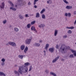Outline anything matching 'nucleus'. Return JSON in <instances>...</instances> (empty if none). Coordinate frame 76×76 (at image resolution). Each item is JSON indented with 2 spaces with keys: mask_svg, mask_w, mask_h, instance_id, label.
I'll return each instance as SVG.
<instances>
[{
  "mask_svg": "<svg viewBox=\"0 0 76 76\" xmlns=\"http://www.w3.org/2000/svg\"><path fill=\"white\" fill-rule=\"evenodd\" d=\"M32 39V36H31L30 38H28L26 39L25 42L26 45H29L30 44Z\"/></svg>",
  "mask_w": 76,
  "mask_h": 76,
  "instance_id": "obj_3",
  "label": "nucleus"
},
{
  "mask_svg": "<svg viewBox=\"0 0 76 76\" xmlns=\"http://www.w3.org/2000/svg\"><path fill=\"white\" fill-rule=\"evenodd\" d=\"M28 5H31V3L30 1H29L28 3Z\"/></svg>",
  "mask_w": 76,
  "mask_h": 76,
  "instance_id": "obj_47",
  "label": "nucleus"
},
{
  "mask_svg": "<svg viewBox=\"0 0 76 76\" xmlns=\"http://www.w3.org/2000/svg\"><path fill=\"white\" fill-rule=\"evenodd\" d=\"M74 15H76V11H74L73 12Z\"/></svg>",
  "mask_w": 76,
  "mask_h": 76,
  "instance_id": "obj_51",
  "label": "nucleus"
},
{
  "mask_svg": "<svg viewBox=\"0 0 76 76\" xmlns=\"http://www.w3.org/2000/svg\"><path fill=\"white\" fill-rule=\"evenodd\" d=\"M34 8H37V5H35L34 6Z\"/></svg>",
  "mask_w": 76,
  "mask_h": 76,
  "instance_id": "obj_53",
  "label": "nucleus"
},
{
  "mask_svg": "<svg viewBox=\"0 0 76 76\" xmlns=\"http://www.w3.org/2000/svg\"><path fill=\"white\" fill-rule=\"evenodd\" d=\"M46 18L45 15V14H43L42 15V18L43 19H45Z\"/></svg>",
  "mask_w": 76,
  "mask_h": 76,
  "instance_id": "obj_25",
  "label": "nucleus"
},
{
  "mask_svg": "<svg viewBox=\"0 0 76 76\" xmlns=\"http://www.w3.org/2000/svg\"><path fill=\"white\" fill-rule=\"evenodd\" d=\"M35 33H37V31L35 29L34 30Z\"/></svg>",
  "mask_w": 76,
  "mask_h": 76,
  "instance_id": "obj_50",
  "label": "nucleus"
},
{
  "mask_svg": "<svg viewBox=\"0 0 76 76\" xmlns=\"http://www.w3.org/2000/svg\"><path fill=\"white\" fill-rule=\"evenodd\" d=\"M33 69V67H32V66H30L29 67V71L30 72L31 70Z\"/></svg>",
  "mask_w": 76,
  "mask_h": 76,
  "instance_id": "obj_35",
  "label": "nucleus"
},
{
  "mask_svg": "<svg viewBox=\"0 0 76 76\" xmlns=\"http://www.w3.org/2000/svg\"><path fill=\"white\" fill-rule=\"evenodd\" d=\"M55 49L53 47L49 48V51L51 53H53Z\"/></svg>",
  "mask_w": 76,
  "mask_h": 76,
  "instance_id": "obj_6",
  "label": "nucleus"
},
{
  "mask_svg": "<svg viewBox=\"0 0 76 76\" xmlns=\"http://www.w3.org/2000/svg\"><path fill=\"white\" fill-rule=\"evenodd\" d=\"M23 56L22 55H20L19 56V58H20V59H21L23 58Z\"/></svg>",
  "mask_w": 76,
  "mask_h": 76,
  "instance_id": "obj_30",
  "label": "nucleus"
},
{
  "mask_svg": "<svg viewBox=\"0 0 76 76\" xmlns=\"http://www.w3.org/2000/svg\"><path fill=\"white\" fill-rule=\"evenodd\" d=\"M47 3L49 4H51L52 3V1L51 0H49L47 1Z\"/></svg>",
  "mask_w": 76,
  "mask_h": 76,
  "instance_id": "obj_21",
  "label": "nucleus"
},
{
  "mask_svg": "<svg viewBox=\"0 0 76 76\" xmlns=\"http://www.w3.org/2000/svg\"><path fill=\"white\" fill-rule=\"evenodd\" d=\"M14 31L16 32H17L19 31V29L17 27H14Z\"/></svg>",
  "mask_w": 76,
  "mask_h": 76,
  "instance_id": "obj_18",
  "label": "nucleus"
},
{
  "mask_svg": "<svg viewBox=\"0 0 76 76\" xmlns=\"http://www.w3.org/2000/svg\"><path fill=\"white\" fill-rule=\"evenodd\" d=\"M71 52L73 53L74 56H76V50L73 49L71 50Z\"/></svg>",
  "mask_w": 76,
  "mask_h": 76,
  "instance_id": "obj_12",
  "label": "nucleus"
},
{
  "mask_svg": "<svg viewBox=\"0 0 76 76\" xmlns=\"http://www.w3.org/2000/svg\"><path fill=\"white\" fill-rule=\"evenodd\" d=\"M74 26L70 27V29H74Z\"/></svg>",
  "mask_w": 76,
  "mask_h": 76,
  "instance_id": "obj_45",
  "label": "nucleus"
},
{
  "mask_svg": "<svg viewBox=\"0 0 76 76\" xmlns=\"http://www.w3.org/2000/svg\"><path fill=\"white\" fill-rule=\"evenodd\" d=\"M65 15L66 16V17H67V16H68V14L67 13H66L65 14Z\"/></svg>",
  "mask_w": 76,
  "mask_h": 76,
  "instance_id": "obj_49",
  "label": "nucleus"
},
{
  "mask_svg": "<svg viewBox=\"0 0 76 76\" xmlns=\"http://www.w3.org/2000/svg\"><path fill=\"white\" fill-rule=\"evenodd\" d=\"M40 17L39 13V12H37L36 15V18H39Z\"/></svg>",
  "mask_w": 76,
  "mask_h": 76,
  "instance_id": "obj_22",
  "label": "nucleus"
},
{
  "mask_svg": "<svg viewBox=\"0 0 76 76\" xmlns=\"http://www.w3.org/2000/svg\"><path fill=\"white\" fill-rule=\"evenodd\" d=\"M56 47V49H59V46L58 45H57Z\"/></svg>",
  "mask_w": 76,
  "mask_h": 76,
  "instance_id": "obj_42",
  "label": "nucleus"
},
{
  "mask_svg": "<svg viewBox=\"0 0 76 76\" xmlns=\"http://www.w3.org/2000/svg\"><path fill=\"white\" fill-rule=\"evenodd\" d=\"M28 50V47H27V46H26L24 50V52L25 53H26L27 51Z\"/></svg>",
  "mask_w": 76,
  "mask_h": 76,
  "instance_id": "obj_14",
  "label": "nucleus"
},
{
  "mask_svg": "<svg viewBox=\"0 0 76 76\" xmlns=\"http://www.w3.org/2000/svg\"><path fill=\"white\" fill-rule=\"evenodd\" d=\"M64 38H66L67 37V36L66 35H65L64 36H63V37Z\"/></svg>",
  "mask_w": 76,
  "mask_h": 76,
  "instance_id": "obj_41",
  "label": "nucleus"
},
{
  "mask_svg": "<svg viewBox=\"0 0 76 76\" xmlns=\"http://www.w3.org/2000/svg\"><path fill=\"white\" fill-rule=\"evenodd\" d=\"M45 11V9H43L40 12V14H43Z\"/></svg>",
  "mask_w": 76,
  "mask_h": 76,
  "instance_id": "obj_23",
  "label": "nucleus"
},
{
  "mask_svg": "<svg viewBox=\"0 0 76 76\" xmlns=\"http://www.w3.org/2000/svg\"><path fill=\"white\" fill-rule=\"evenodd\" d=\"M7 20H4L3 21V23L4 24H5L7 23Z\"/></svg>",
  "mask_w": 76,
  "mask_h": 76,
  "instance_id": "obj_39",
  "label": "nucleus"
},
{
  "mask_svg": "<svg viewBox=\"0 0 76 76\" xmlns=\"http://www.w3.org/2000/svg\"><path fill=\"white\" fill-rule=\"evenodd\" d=\"M45 72H46V73H48L49 72V71L48 69H46V70H45Z\"/></svg>",
  "mask_w": 76,
  "mask_h": 76,
  "instance_id": "obj_46",
  "label": "nucleus"
},
{
  "mask_svg": "<svg viewBox=\"0 0 76 76\" xmlns=\"http://www.w3.org/2000/svg\"><path fill=\"white\" fill-rule=\"evenodd\" d=\"M71 52L73 53L74 56H76V50L73 49L71 50Z\"/></svg>",
  "mask_w": 76,
  "mask_h": 76,
  "instance_id": "obj_11",
  "label": "nucleus"
},
{
  "mask_svg": "<svg viewBox=\"0 0 76 76\" xmlns=\"http://www.w3.org/2000/svg\"><path fill=\"white\" fill-rule=\"evenodd\" d=\"M9 45L14 47H16V43L14 42H9L6 44V45L8 46Z\"/></svg>",
  "mask_w": 76,
  "mask_h": 76,
  "instance_id": "obj_5",
  "label": "nucleus"
},
{
  "mask_svg": "<svg viewBox=\"0 0 76 76\" xmlns=\"http://www.w3.org/2000/svg\"><path fill=\"white\" fill-rule=\"evenodd\" d=\"M36 21L35 20H34L31 22V25H34Z\"/></svg>",
  "mask_w": 76,
  "mask_h": 76,
  "instance_id": "obj_26",
  "label": "nucleus"
},
{
  "mask_svg": "<svg viewBox=\"0 0 76 76\" xmlns=\"http://www.w3.org/2000/svg\"><path fill=\"white\" fill-rule=\"evenodd\" d=\"M19 17L21 19H23V17L21 15H19Z\"/></svg>",
  "mask_w": 76,
  "mask_h": 76,
  "instance_id": "obj_33",
  "label": "nucleus"
},
{
  "mask_svg": "<svg viewBox=\"0 0 76 76\" xmlns=\"http://www.w3.org/2000/svg\"><path fill=\"white\" fill-rule=\"evenodd\" d=\"M25 48V46L24 45H22L20 47V48L22 50H23Z\"/></svg>",
  "mask_w": 76,
  "mask_h": 76,
  "instance_id": "obj_13",
  "label": "nucleus"
},
{
  "mask_svg": "<svg viewBox=\"0 0 76 76\" xmlns=\"http://www.w3.org/2000/svg\"><path fill=\"white\" fill-rule=\"evenodd\" d=\"M31 64L29 63V62H26L24 64V65L26 66H28L29 65H30Z\"/></svg>",
  "mask_w": 76,
  "mask_h": 76,
  "instance_id": "obj_24",
  "label": "nucleus"
},
{
  "mask_svg": "<svg viewBox=\"0 0 76 76\" xmlns=\"http://www.w3.org/2000/svg\"><path fill=\"white\" fill-rule=\"evenodd\" d=\"M18 1L19 2L22 1V0H18Z\"/></svg>",
  "mask_w": 76,
  "mask_h": 76,
  "instance_id": "obj_54",
  "label": "nucleus"
},
{
  "mask_svg": "<svg viewBox=\"0 0 76 76\" xmlns=\"http://www.w3.org/2000/svg\"><path fill=\"white\" fill-rule=\"evenodd\" d=\"M18 66V65H15V67H17Z\"/></svg>",
  "mask_w": 76,
  "mask_h": 76,
  "instance_id": "obj_60",
  "label": "nucleus"
},
{
  "mask_svg": "<svg viewBox=\"0 0 76 76\" xmlns=\"http://www.w3.org/2000/svg\"><path fill=\"white\" fill-rule=\"evenodd\" d=\"M75 44H76V42H75Z\"/></svg>",
  "mask_w": 76,
  "mask_h": 76,
  "instance_id": "obj_64",
  "label": "nucleus"
},
{
  "mask_svg": "<svg viewBox=\"0 0 76 76\" xmlns=\"http://www.w3.org/2000/svg\"><path fill=\"white\" fill-rule=\"evenodd\" d=\"M45 27V25L44 23H42L40 25H39V27L41 28H43Z\"/></svg>",
  "mask_w": 76,
  "mask_h": 76,
  "instance_id": "obj_9",
  "label": "nucleus"
},
{
  "mask_svg": "<svg viewBox=\"0 0 76 76\" xmlns=\"http://www.w3.org/2000/svg\"><path fill=\"white\" fill-rule=\"evenodd\" d=\"M68 15L69 17H70V16H71V13H69Z\"/></svg>",
  "mask_w": 76,
  "mask_h": 76,
  "instance_id": "obj_44",
  "label": "nucleus"
},
{
  "mask_svg": "<svg viewBox=\"0 0 76 76\" xmlns=\"http://www.w3.org/2000/svg\"><path fill=\"white\" fill-rule=\"evenodd\" d=\"M64 59H63V58H62V61H64Z\"/></svg>",
  "mask_w": 76,
  "mask_h": 76,
  "instance_id": "obj_59",
  "label": "nucleus"
},
{
  "mask_svg": "<svg viewBox=\"0 0 76 76\" xmlns=\"http://www.w3.org/2000/svg\"><path fill=\"white\" fill-rule=\"evenodd\" d=\"M35 29V27L34 26H32L31 28V30H34Z\"/></svg>",
  "mask_w": 76,
  "mask_h": 76,
  "instance_id": "obj_27",
  "label": "nucleus"
},
{
  "mask_svg": "<svg viewBox=\"0 0 76 76\" xmlns=\"http://www.w3.org/2000/svg\"><path fill=\"white\" fill-rule=\"evenodd\" d=\"M39 43H42V40H39Z\"/></svg>",
  "mask_w": 76,
  "mask_h": 76,
  "instance_id": "obj_55",
  "label": "nucleus"
},
{
  "mask_svg": "<svg viewBox=\"0 0 76 76\" xmlns=\"http://www.w3.org/2000/svg\"><path fill=\"white\" fill-rule=\"evenodd\" d=\"M33 46H34L39 47L40 46V44L39 43L35 42Z\"/></svg>",
  "mask_w": 76,
  "mask_h": 76,
  "instance_id": "obj_10",
  "label": "nucleus"
},
{
  "mask_svg": "<svg viewBox=\"0 0 76 76\" xmlns=\"http://www.w3.org/2000/svg\"><path fill=\"white\" fill-rule=\"evenodd\" d=\"M9 3L11 5L12 7H10V10H12L14 11H15L16 10V9L15 8L13 7H14V4L11 1H9Z\"/></svg>",
  "mask_w": 76,
  "mask_h": 76,
  "instance_id": "obj_2",
  "label": "nucleus"
},
{
  "mask_svg": "<svg viewBox=\"0 0 76 76\" xmlns=\"http://www.w3.org/2000/svg\"><path fill=\"white\" fill-rule=\"evenodd\" d=\"M23 3L24 5H25L26 4V1H24Z\"/></svg>",
  "mask_w": 76,
  "mask_h": 76,
  "instance_id": "obj_48",
  "label": "nucleus"
},
{
  "mask_svg": "<svg viewBox=\"0 0 76 76\" xmlns=\"http://www.w3.org/2000/svg\"><path fill=\"white\" fill-rule=\"evenodd\" d=\"M68 33L69 34H71L72 33V31L70 30H69L68 31Z\"/></svg>",
  "mask_w": 76,
  "mask_h": 76,
  "instance_id": "obj_34",
  "label": "nucleus"
},
{
  "mask_svg": "<svg viewBox=\"0 0 76 76\" xmlns=\"http://www.w3.org/2000/svg\"><path fill=\"white\" fill-rule=\"evenodd\" d=\"M74 24L75 25L76 24V19L75 20V21L74 22Z\"/></svg>",
  "mask_w": 76,
  "mask_h": 76,
  "instance_id": "obj_56",
  "label": "nucleus"
},
{
  "mask_svg": "<svg viewBox=\"0 0 76 76\" xmlns=\"http://www.w3.org/2000/svg\"><path fill=\"white\" fill-rule=\"evenodd\" d=\"M16 4H17V5H18V4L17 3H16Z\"/></svg>",
  "mask_w": 76,
  "mask_h": 76,
  "instance_id": "obj_62",
  "label": "nucleus"
},
{
  "mask_svg": "<svg viewBox=\"0 0 76 76\" xmlns=\"http://www.w3.org/2000/svg\"><path fill=\"white\" fill-rule=\"evenodd\" d=\"M74 57V56H73V54H70L69 56V58H73Z\"/></svg>",
  "mask_w": 76,
  "mask_h": 76,
  "instance_id": "obj_29",
  "label": "nucleus"
},
{
  "mask_svg": "<svg viewBox=\"0 0 76 76\" xmlns=\"http://www.w3.org/2000/svg\"><path fill=\"white\" fill-rule=\"evenodd\" d=\"M27 27L28 28H30L31 27V25L30 24H28L27 25Z\"/></svg>",
  "mask_w": 76,
  "mask_h": 76,
  "instance_id": "obj_31",
  "label": "nucleus"
},
{
  "mask_svg": "<svg viewBox=\"0 0 76 76\" xmlns=\"http://www.w3.org/2000/svg\"><path fill=\"white\" fill-rule=\"evenodd\" d=\"M44 52L45 53H45H46V51L45 50H44Z\"/></svg>",
  "mask_w": 76,
  "mask_h": 76,
  "instance_id": "obj_57",
  "label": "nucleus"
},
{
  "mask_svg": "<svg viewBox=\"0 0 76 76\" xmlns=\"http://www.w3.org/2000/svg\"><path fill=\"white\" fill-rule=\"evenodd\" d=\"M60 56H58L57 57H56L52 61L53 63H55L56 61L58 60V59L59 58Z\"/></svg>",
  "mask_w": 76,
  "mask_h": 76,
  "instance_id": "obj_8",
  "label": "nucleus"
},
{
  "mask_svg": "<svg viewBox=\"0 0 76 76\" xmlns=\"http://www.w3.org/2000/svg\"><path fill=\"white\" fill-rule=\"evenodd\" d=\"M58 30H55L54 31V36L56 37L58 33Z\"/></svg>",
  "mask_w": 76,
  "mask_h": 76,
  "instance_id": "obj_15",
  "label": "nucleus"
},
{
  "mask_svg": "<svg viewBox=\"0 0 76 76\" xmlns=\"http://www.w3.org/2000/svg\"><path fill=\"white\" fill-rule=\"evenodd\" d=\"M25 17L26 18H28L29 17L28 15V14H26L25 15Z\"/></svg>",
  "mask_w": 76,
  "mask_h": 76,
  "instance_id": "obj_43",
  "label": "nucleus"
},
{
  "mask_svg": "<svg viewBox=\"0 0 76 76\" xmlns=\"http://www.w3.org/2000/svg\"><path fill=\"white\" fill-rule=\"evenodd\" d=\"M0 76H6L5 74L3 72H1V71H0Z\"/></svg>",
  "mask_w": 76,
  "mask_h": 76,
  "instance_id": "obj_19",
  "label": "nucleus"
},
{
  "mask_svg": "<svg viewBox=\"0 0 76 76\" xmlns=\"http://www.w3.org/2000/svg\"><path fill=\"white\" fill-rule=\"evenodd\" d=\"M38 1V0H34V5H35V4L36 3V2Z\"/></svg>",
  "mask_w": 76,
  "mask_h": 76,
  "instance_id": "obj_37",
  "label": "nucleus"
},
{
  "mask_svg": "<svg viewBox=\"0 0 76 76\" xmlns=\"http://www.w3.org/2000/svg\"><path fill=\"white\" fill-rule=\"evenodd\" d=\"M1 64L2 66H3L4 64V62H1Z\"/></svg>",
  "mask_w": 76,
  "mask_h": 76,
  "instance_id": "obj_40",
  "label": "nucleus"
},
{
  "mask_svg": "<svg viewBox=\"0 0 76 76\" xmlns=\"http://www.w3.org/2000/svg\"><path fill=\"white\" fill-rule=\"evenodd\" d=\"M11 27H12V26L11 25H10L9 26V28H11Z\"/></svg>",
  "mask_w": 76,
  "mask_h": 76,
  "instance_id": "obj_58",
  "label": "nucleus"
},
{
  "mask_svg": "<svg viewBox=\"0 0 76 76\" xmlns=\"http://www.w3.org/2000/svg\"><path fill=\"white\" fill-rule=\"evenodd\" d=\"M1 1H4V0H1Z\"/></svg>",
  "mask_w": 76,
  "mask_h": 76,
  "instance_id": "obj_63",
  "label": "nucleus"
},
{
  "mask_svg": "<svg viewBox=\"0 0 76 76\" xmlns=\"http://www.w3.org/2000/svg\"><path fill=\"white\" fill-rule=\"evenodd\" d=\"M5 59L4 58H2L1 59V61H2V62H5Z\"/></svg>",
  "mask_w": 76,
  "mask_h": 76,
  "instance_id": "obj_38",
  "label": "nucleus"
},
{
  "mask_svg": "<svg viewBox=\"0 0 76 76\" xmlns=\"http://www.w3.org/2000/svg\"><path fill=\"white\" fill-rule=\"evenodd\" d=\"M28 71V68L26 67L25 65H22L19 67L18 72L19 73L22 74L23 73H26Z\"/></svg>",
  "mask_w": 76,
  "mask_h": 76,
  "instance_id": "obj_1",
  "label": "nucleus"
},
{
  "mask_svg": "<svg viewBox=\"0 0 76 76\" xmlns=\"http://www.w3.org/2000/svg\"><path fill=\"white\" fill-rule=\"evenodd\" d=\"M5 4L4 2L3 1L1 3V5H0V7L1 9H4V7Z\"/></svg>",
  "mask_w": 76,
  "mask_h": 76,
  "instance_id": "obj_7",
  "label": "nucleus"
},
{
  "mask_svg": "<svg viewBox=\"0 0 76 76\" xmlns=\"http://www.w3.org/2000/svg\"><path fill=\"white\" fill-rule=\"evenodd\" d=\"M14 73L15 74H18V76H20V74L18 73L17 71L15 70L14 71Z\"/></svg>",
  "mask_w": 76,
  "mask_h": 76,
  "instance_id": "obj_28",
  "label": "nucleus"
},
{
  "mask_svg": "<svg viewBox=\"0 0 76 76\" xmlns=\"http://www.w3.org/2000/svg\"><path fill=\"white\" fill-rule=\"evenodd\" d=\"M15 6V7H16V8H17V5H16Z\"/></svg>",
  "mask_w": 76,
  "mask_h": 76,
  "instance_id": "obj_61",
  "label": "nucleus"
},
{
  "mask_svg": "<svg viewBox=\"0 0 76 76\" xmlns=\"http://www.w3.org/2000/svg\"><path fill=\"white\" fill-rule=\"evenodd\" d=\"M63 1L66 4H68L69 3V2L66 0H63Z\"/></svg>",
  "mask_w": 76,
  "mask_h": 76,
  "instance_id": "obj_32",
  "label": "nucleus"
},
{
  "mask_svg": "<svg viewBox=\"0 0 76 76\" xmlns=\"http://www.w3.org/2000/svg\"><path fill=\"white\" fill-rule=\"evenodd\" d=\"M50 73L51 75H52L53 76H56V75L55 73H54V72H50Z\"/></svg>",
  "mask_w": 76,
  "mask_h": 76,
  "instance_id": "obj_20",
  "label": "nucleus"
},
{
  "mask_svg": "<svg viewBox=\"0 0 76 76\" xmlns=\"http://www.w3.org/2000/svg\"><path fill=\"white\" fill-rule=\"evenodd\" d=\"M66 8L67 9H71L72 8V6L67 5L66 7Z\"/></svg>",
  "mask_w": 76,
  "mask_h": 76,
  "instance_id": "obj_17",
  "label": "nucleus"
},
{
  "mask_svg": "<svg viewBox=\"0 0 76 76\" xmlns=\"http://www.w3.org/2000/svg\"><path fill=\"white\" fill-rule=\"evenodd\" d=\"M66 28L68 29H70V27H69V26H67L66 27Z\"/></svg>",
  "mask_w": 76,
  "mask_h": 76,
  "instance_id": "obj_52",
  "label": "nucleus"
},
{
  "mask_svg": "<svg viewBox=\"0 0 76 76\" xmlns=\"http://www.w3.org/2000/svg\"><path fill=\"white\" fill-rule=\"evenodd\" d=\"M49 44H47L45 45V49L46 50H47L48 48L49 47Z\"/></svg>",
  "mask_w": 76,
  "mask_h": 76,
  "instance_id": "obj_16",
  "label": "nucleus"
},
{
  "mask_svg": "<svg viewBox=\"0 0 76 76\" xmlns=\"http://www.w3.org/2000/svg\"><path fill=\"white\" fill-rule=\"evenodd\" d=\"M65 48H64V45H62L60 49L59 50V51L63 53H65Z\"/></svg>",
  "mask_w": 76,
  "mask_h": 76,
  "instance_id": "obj_4",
  "label": "nucleus"
},
{
  "mask_svg": "<svg viewBox=\"0 0 76 76\" xmlns=\"http://www.w3.org/2000/svg\"><path fill=\"white\" fill-rule=\"evenodd\" d=\"M24 5V4L23 2H21L20 4V6H22Z\"/></svg>",
  "mask_w": 76,
  "mask_h": 76,
  "instance_id": "obj_36",
  "label": "nucleus"
}]
</instances>
